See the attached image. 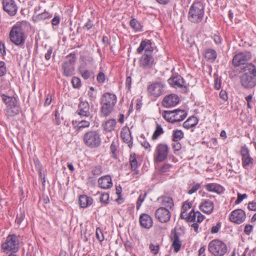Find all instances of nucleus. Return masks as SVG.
I'll list each match as a JSON object with an SVG mask.
<instances>
[{"label": "nucleus", "mask_w": 256, "mask_h": 256, "mask_svg": "<svg viewBox=\"0 0 256 256\" xmlns=\"http://www.w3.org/2000/svg\"><path fill=\"white\" fill-rule=\"evenodd\" d=\"M240 84L244 88L250 89L256 86V67L252 63H248L241 68Z\"/></svg>", "instance_id": "obj_1"}, {"label": "nucleus", "mask_w": 256, "mask_h": 256, "mask_svg": "<svg viewBox=\"0 0 256 256\" xmlns=\"http://www.w3.org/2000/svg\"><path fill=\"white\" fill-rule=\"evenodd\" d=\"M28 24L25 22H18L14 25L10 32V38L16 45L22 47L26 38L25 28Z\"/></svg>", "instance_id": "obj_2"}, {"label": "nucleus", "mask_w": 256, "mask_h": 256, "mask_svg": "<svg viewBox=\"0 0 256 256\" xmlns=\"http://www.w3.org/2000/svg\"><path fill=\"white\" fill-rule=\"evenodd\" d=\"M116 102V96L115 94L109 92L103 94L100 98L101 116L103 117L110 116L113 111Z\"/></svg>", "instance_id": "obj_3"}, {"label": "nucleus", "mask_w": 256, "mask_h": 256, "mask_svg": "<svg viewBox=\"0 0 256 256\" xmlns=\"http://www.w3.org/2000/svg\"><path fill=\"white\" fill-rule=\"evenodd\" d=\"M3 102L6 105V114L8 117H13L18 114L20 112L18 100L14 96H10L5 94L0 95Z\"/></svg>", "instance_id": "obj_4"}, {"label": "nucleus", "mask_w": 256, "mask_h": 256, "mask_svg": "<svg viewBox=\"0 0 256 256\" xmlns=\"http://www.w3.org/2000/svg\"><path fill=\"white\" fill-rule=\"evenodd\" d=\"M204 14V6L200 2H194L190 6L188 12V20L192 22H200Z\"/></svg>", "instance_id": "obj_5"}, {"label": "nucleus", "mask_w": 256, "mask_h": 256, "mask_svg": "<svg viewBox=\"0 0 256 256\" xmlns=\"http://www.w3.org/2000/svg\"><path fill=\"white\" fill-rule=\"evenodd\" d=\"M83 140L88 147L92 148L98 147L102 143L100 134L96 130H90L85 133Z\"/></svg>", "instance_id": "obj_6"}, {"label": "nucleus", "mask_w": 256, "mask_h": 256, "mask_svg": "<svg viewBox=\"0 0 256 256\" xmlns=\"http://www.w3.org/2000/svg\"><path fill=\"white\" fill-rule=\"evenodd\" d=\"M208 251L214 256H223L228 251V247L222 241L215 239L208 245Z\"/></svg>", "instance_id": "obj_7"}, {"label": "nucleus", "mask_w": 256, "mask_h": 256, "mask_svg": "<svg viewBox=\"0 0 256 256\" xmlns=\"http://www.w3.org/2000/svg\"><path fill=\"white\" fill-rule=\"evenodd\" d=\"M170 152L168 146L164 143H160L157 145L154 154V162H162L166 160Z\"/></svg>", "instance_id": "obj_8"}, {"label": "nucleus", "mask_w": 256, "mask_h": 256, "mask_svg": "<svg viewBox=\"0 0 256 256\" xmlns=\"http://www.w3.org/2000/svg\"><path fill=\"white\" fill-rule=\"evenodd\" d=\"M76 58L74 54H70L66 56V60L62 65L63 74L66 76H70L74 74Z\"/></svg>", "instance_id": "obj_9"}, {"label": "nucleus", "mask_w": 256, "mask_h": 256, "mask_svg": "<svg viewBox=\"0 0 256 256\" xmlns=\"http://www.w3.org/2000/svg\"><path fill=\"white\" fill-rule=\"evenodd\" d=\"M19 242L15 234L8 236L5 242L2 244V248L3 250L12 252H16L18 250Z\"/></svg>", "instance_id": "obj_10"}, {"label": "nucleus", "mask_w": 256, "mask_h": 256, "mask_svg": "<svg viewBox=\"0 0 256 256\" xmlns=\"http://www.w3.org/2000/svg\"><path fill=\"white\" fill-rule=\"evenodd\" d=\"M252 58L250 52H240L235 55L232 59V64L235 66H240V68L243 66H245L246 64Z\"/></svg>", "instance_id": "obj_11"}, {"label": "nucleus", "mask_w": 256, "mask_h": 256, "mask_svg": "<svg viewBox=\"0 0 256 256\" xmlns=\"http://www.w3.org/2000/svg\"><path fill=\"white\" fill-rule=\"evenodd\" d=\"M246 218L245 212L241 209L232 211L230 216V220L237 224H240L244 222Z\"/></svg>", "instance_id": "obj_12"}, {"label": "nucleus", "mask_w": 256, "mask_h": 256, "mask_svg": "<svg viewBox=\"0 0 256 256\" xmlns=\"http://www.w3.org/2000/svg\"><path fill=\"white\" fill-rule=\"evenodd\" d=\"M4 10L11 16H14L17 12L18 7L14 0H3Z\"/></svg>", "instance_id": "obj_13"}, {"label": "nucleus", "mask_w": 256, "mask_h": 256, "mask_svg": "<svg viewBox=\"0 0 256 256\" xmlns=\"http://www.w3.org/2000/svg\"><path fill=\"white\" fill-rule=\"evenodd\" d=\"M170 239L172 242V247L174 249L175 253L178 252L182 246V242L180 239V234L176 231L175 230L171 232Z\"/></svg>", "instance_id": "obj_14"}, {"label": "nucleus", "mask_w": 256, "mask_h": 256, "mask_svg": "<svg viewBox=\"0 0 256 256\" xmlns=\"http://www.w3.org/2000/svg\"><path fill=\"white\" fill-rule=\"evenodd\" d=\"M156 218L161 222L164 223L168 222L170 218V211L164 208H160L155 212Z\"/></svg>", "instance_id": "obj_15"}, {"label": "nucleus", "mask_w": 256, "mask_h": 256, "mask_svg": "<svg viewBox=\"0 0 256 256\" xmlns=\"http://www.w3.org/2000/svg\"><path fill=\"white\" fill-rule=\"evenodd\" d=\"M148 92L155 97L160 96L163 92V84L160 82H155L148 87Z\"/></svg>", "instance_id": "obj_16"}, {"label": "nucleus", "mask_w": 256, "mask_h": 256, "mask_svg": "<svg viewBox=\"0 0 256 256\" xmlns=\"http://www.w3.org/2000/svg\"><path fill=\"white\" fill-rule=\"evenodd\" d=\"M154 64V58L150 54L145 53L140 60V66L144 69L151 68Z\"/></svg>", "instance_id": "obj_17"}, {"label": "nucleus", "mask_w": 256, "mask_h": 256, "mask_svg": "<svg viewBox=\"0 0 256 256\" xmlns=\"http://www.w3.org/2000/svg\"><path fill=\"white\" fill-rule=\"evenodd\" d=\"M240 154L242 156V166L245 168L253 164L254 159L252 158L249 154L248 148L246 146L241 148Z\"/></svg>", "instance_id": "obj_18"}, {"label": "nucleus", "mask_w": 256, "mask_h": 256, "mask_svg": "<svg viewBox=\"0 0 256 256\" xmlns=\"http://www.w3.org/2000/svg\"><path fill=\"white\" fill-rule=\"evenodd\" d=\"M76 112L81 117L90 116V119L92 118L90 116V104L86 102H82L79 104Z\"/></svg>", "instance_id": "obj_19"}, {"label": "nucleus", "mask_w": 256, "mask_h": 256, "mask_svg": "<svg viewBox=\"0 0 256 256\" xmlns=\"http://www.w3.org/2000/svg\"><path fill=\"white\" fill-rule=\"evenodd\" d=\"M179 102V98L176 94H171L164 98L162 104L166 108L175 106Z\"/></svg>", "instance_id": "obj_20"}, {"label": "nucleus", "mask_w": 256, "mask_h": 256, "mask_svg": "<svg viewBox=\"0 0 256 256\" xmlns=\"http://www.w3.org/2000/svg\"><path fill=\"white\" fill-rule=\"evenodd\" d=\"M200 208L204 212L210 214L214 210V202L209 200H204L200 205Z\"/></svg>", "instance_id": "obj_21"}, {"label": "nucleus", "mask_w": 256, "mask_h": 256, "mask_svg": "<svg viewBox=\"0 0 256 256\" xmlns=\"http://www.w3.org/2000/svg\"><path fill=\"white\" fill-rule=\"evenodd\" d=\"M145 50V53L150 54L154 50L152 46V43L150 40H142L140 44V46L137 49V52L141 53L143 50Z\"/></svg>", "instance_id": "obj_22"}, {"label": "nucleus", "mask_w": 256, "mask_h": 256, "mask_svg": "<svg viewBox=\"0 0 256 256\" xmlns=\"http://www.w3.org/2000/svg\"><path fill=\"white\" fill-rule=\"evenodd\" d=\"M140 223L142 227L148 229L152 226V218L148 214H142L140 217Z\"/></svg>", "instance_id": "obj_23"}, {"label": "nucleus", "mask_w": 256, "mask_h": 256, "mask_svg": "<svg viewBox=\"0 0 256 256\" xmlns=\"http://www.w3.org/2000/svg\"><path fill=\"white\" fill-rule=\"evenodd\" d=\"M98 184L100 188L103 189H108L112 186L111 177L108 175L100 178Z\"/></svg>", "instance_id": "obj_24"}, {"label": "nucleus", "mask_w": 256, "mask_h": 256, "mask_svg": "<svg viewBox=\"0 0 256 256\" xmlns=\"http://www.w3.org/2000/svg\"><path fill=\"white\" fill-rule=\"evenodd\" d=\"M204 219V216L198 211L195 212L192 210L188 216V222H201Z\"/></svg>", "instance_id": "obj_25"}, {"label": "nucleus", "mask_w": 256, "mask_h": 256, "mask_svg": "<svg viewBox=\"0 0 256 256\" xmlns=\"http://www.w3.org/2000/svg\"><path fill=\"white\" fill-rule=\"evenodd\" d=\"M174 112V123L183 120L187 116V112L182 110L176 109Z\"/></svg>", "instance_id": "obj_26"}, {"label": "nucleus", "mask_w": 256, "mask_h": 256, "mask_svg": "<svg viewBox=\"0 0 256 256\" xmlns=\"http://www.w3.org/2000/svg\"><path fill=\"white\" fill-rule=\"evenodd\" d=\"M168 83L174 86L182 88L184 86V82L182 78L179 75L170 78L168 80Z\"/></svg>", "instance_id": "obj_27"}, {"label": "nucleus", "mask_w": 256, "mask_h": 256, "mask_svg": "<svg viewBox=\"0 0 256 256\" xmlns=\"http://www.w3.org/2000/svg\"><path fill=\"white\" fill-rule=\"evenodd\" d=\"M205 188L206 190L216 192L217 194L222 193L224 191V188L220 185L216 183H210L206 185Z\"/></svg>", "instance_id": "obj_28"}, {"label": "nucleus", "mask_w": 256, "mask_h": 256, "mask_svg": "<svg viewBox=\"0 0 256 256\" xmlns=\"http://www.w3.org/2000/svg\"><path fill=\"white\" fill-rule=\"evenodd\" d=\"M52 14L49 13L48 12L44 11L41 14L34 15L32 16V20L34 22H38L50 19L52 17Z\"/></svg>", "instance_id": "obj_29"}, {"label": "nucleus", "mask_w": 256, "mask_h": 256, "mask_svg": "<svg viewBox=\"0 0 256 256\" xmlns=\"http://www.w3.org/2000/svg\"><path fill=\"white\" fill-rule=\"evenodd\" d=\"M120 136L124 142L126 144H130L132 142V136L130 130L128 128L124 127L122 130Z\"/></svg>", "instance_id": "obj_30"}, {"label": "nucleus", "mask_w": 256, "mask_h": 256, "mask_svg": "<svg viewBox=\"0 0 256 256\" xmlns=\"http://www.w3.org/2000/svg\"><path fill=\"white\" fill-rule=\"evenodd\" d=\"M92 202V198L86 195L80 196L79 198V204L81 208H86L88 206H90Z\"/></svg>", "instance_id": "obj_31"}, {"label": "nucleus", "mask_w": 256, "mask_h": 256, "mask_svg": "<svg viewBox=\"0 0 256 256\" xmlns=\"http://www.w3.org/2000/svg\"><path fill=\"white\" fill-rule=\"evenodd\" d=\"M198 120L196 117L192 116L184 122L183 126L186 129H189L195 126L198 124Z\"/></svg>", "instance_id": "obj_32"}, {"label": "nucleus", "mask_w": 256, "mask_h": 256, "mask_svg": "<svg viewBox=\"0 0 256 256\" xmlns=\"http://www.w3.org/2000/svg\"><path fill=\"white\" fill-rule=\"evenodd\" d=\"M116 122L114 119H110L105 122L104 124V130L108 132H110L114 130Z\"/></svg>", "instance_id": "obj_33"}, {"label": "nucleus", "mask_w": 256, "mask_h": 256, "mask_svg": "<svg viewBox=\"0 0 256 256\" xmlns=\"http://www.w3.org/2000/svg\"><path fill=\"white\" fill-rule=\"evenodd\" d=\"M216 52L215 50L208 48L207 49L204 54V58L208 60L211 62H214L216 58Z\"/></svg>", "instance_id": "obj_34"}, {"label": "nucleus", "mask_w": 256, "mask_h": 256, "mask_svg": "<svg viewBox=\"0 0 256 256\" xmlns=\"http://www.w3.org/2000/svg\"><path fill=\"white\" fill-rule=\"evenodd\" d=\"M156 130L152 136V139L156 140L162 134H164V131L162 126L156 122Z\"/></svg>", "instance_id": "obj_35"}, {"label": "nucleus", "mask_w": 256, "mask_h": 256, "mask_svg": "<svg viewBox=\"0 0 256 256\" xmlns=\"http://www.w3.org/2000/svg\"><path fill=\"white\" fill-rule=\"evenodd\" d=\"M160 199L162 204L166 207L171 208L174 205L172 199L169 196H162Z\"/></svg>", "instance_id": "obj_36"}, {"label": "nucleus", "mask_w": 256, "mask_h": 256, "mask_svg": "<svg viewBox=\"0 0 256 256\" xmlns=\"http://www.w3.org/2000/svg\"><path fill=\"white\" fill-rule=\"evenodd\" d=\"M184 133L180 130H175L173 131L172 140L173 142L180 141L184 138Z\"/></svg>", "instance_id": "obj_37"}, {"label": "nucleus", "mask_w": 256, "mask_h": 256, "mask_svg": "<svg viewBox=\"0 0 256 256\" xmlns=\"http://www.w3.org/2000/svg\"><path fill=\"white\" fill-rule=\"evenodd\" d=\"M173 110H164L162 113L164 118L168 122L174 124Z\"/></svg>", "instance_id": "obj_38"}, {"label": "nucleus", "mask_w": 256, "mask_h": 256, "mask_svg": "<svg viewBox=\"0 0 256 256\" xmlns=\"http://www.w3.org/2000/svg\"><path fill=\"white\" fill-rule=\"evenodd\" d=\"M129 162L130 164L132 170H135L138 167V162L136 158V154H135L130 155Z\"/></svg>", "instance_id": "obj_39"}, {"label": "nucleus", "mask_w": 256, "mask_h": 256, "mask_svg": "<svg viewBox=\"0 0 256 256\" xmlns=\"http://www.w3.org/2000/svg\"><path fill=\"white\" fill-rule=\"evenodd\" d=\"M130 26L136 31H140L142 30L140 24L135 18H133L130 20Z\"/></svg>", "instance_id": "obj_40"}, {"label": "nucleus", "mask_w": 256, "mask_h": 256, "mask_svg": "<svg viewBox=\"0 0 256 256\" xmlns=\"http://www.w3.org/2000/svg\"><path fill=\"white\" fill-rule=\"evenodd\" d=\"M200 188V184L198 183L193 182L190 185V190L188 191V194H192L194 192H196L198 190H199Z\"/></svg>", "instance_id": "obj_41"}, {"label": "nucleus", "mask_w": 256, "mask_h": 256, "mask_svg": "<svg viewBox=\"0 0 256 256\" xmlns=\"http://www.w3.org/2000/svg\"><path fill=\"white\" fill-rule=\"evenodd\" d=\"M90 122L88 120H82L80 122L77 124L78 130H80L82 128L89 127Z\"/></svg>", "instance_id": "obj_42"}, {"label": "nucleus", "mask_w": 256, "mask_h": 256, "mask_svg": "<svg viewBox=\"0 0 256 256\" xmlns=\"http://www.w3.org/2000/svg\"><path fill=\"white\" fill-rule=\"evenodd\" d=\"M116 149L117 146L116 144L114 142H113L110 146V152L112 154V156L115 159L117 158Z\"/></svg>", "instance_id": "obj_43"}, {"label": "nucleus", "mask_w": 256, "mask_h": 256, "mask_svg": "<svg viewBox=\"0 0 256 256\" xmlns=\"http://www.w3.org/2000/svg\"><path fill=\"white\" fill-rule=\"evenodd\" d=\"M80 72L82 76L85 80L89 78L92 74V72L90 70L82 69L80 70Z\"/></svg>", "instance_id": "obj_44"}, {"label": "nucleus", "mask_w": 256, "mask_h": 256, "mask_svg": "<svg viewBox=\"0 0 256 256\" xmlns=\"http://www.w3.org/2000/svg\"><path fill=\"white\" fill-rule=\"evenodd\" d=\"M109 194L108 193H104L101 194L100 198V202L104 204H108Z\"/></svg>", "instance_id": "obj_45"}, {"label": "nucleus", "mask_w": 256, "mask_h": 256, "mask_svg": "<svg viewBox=\"0 0 256 256\" xmlns=\"http://www.w3.org/2000/svg\"><path fill=\"white\" fill-rule=\"evenodd\" d=\"M146 194L144 193V194H141L138 199L137 202H136V208L137 209H139L142 202H144L146 196Z\"/></svg>", "instance_id": "obj_46"}, {"label": "nucleus", "mask_w": 256, "mask_h": 256, "mask_svg": "<svg viewBox=\"0 0 256 256\" xmlns=\"http://www.w3.org/2000/svg\"><path fill=\"white\" fill-rule=\"evenodd\" d=\"M149 248L154 254L156 255L158 252L160 246L158 245H154L150 244L149 246Z\"/></svg>", "instance_id": "obj_47"}, {"label": "nucleus", "mask_w": 256, "mask_h": 256, "mask_svg": "<svg viewBox=\"0 0 256 256\" xmlns=\"http://www.w3.org/2000/svg\"><path fill=\"white\" fill-rule=\"evenodd\" d=\"M92 172L94 175H100L102 172V167L100 165L96 166L92 170Z\"/></svg>", "instance_id": "obj_48"}, {"label": "nucleus", "mask_w": 256, "mask_h": 256, "mask_svg": "<svg viewBox=\"0 0 256 256\" xmlns=\"http://www.w3.org/2000/svg\"><path fill=\"white\" fill-rule=\"evenodd\" d=\"M72 82L74 88H78L81 86L80 80L77 77H74L72 78Z\"/></svg>", "instance_id": "obj_49"}, {"label": "nucleus", "mask_w": 256, "mask_h": 256, "mask_svg": "<svg viewBox=\"0 0 256 256\" xmlns=\"http://www.w3.org/2000/svg\"><path fill=\"white\" fill-rule=\"evenodd\" d=\"M25 216V214L24 212H20V214H18L16 220V222L18 224H20L24 220Z\"/></svg>", "instance_id": "obj_50"}, {"label": "nucleus", "mask_w": 256, "mask_h": 256, "mask_svg": "<svg viewBox=\"0 0 256 256\" xmlns=\"http://www.w3.org/2000/svg\"><path fill=\"white\" fill-rule=\"evenodd\" d=\"M96 236L100 242H102L104 240V236L101 230L97 228L96 230Z\"/></svg>", "instance_id": "obj_51"}, {"label": "nucleus", "mask_w": 256, "mask_h": 256, "mask_svg": "<svg viewBox=\"0 0 256 256\" xmlns=\"http://www.w3.org/2000/svg\"><path fill=\"white\" fill-rule=\"evenodd\" d=\"M105 75L102 72H100L97 76L96 80L99 83H103L105 80Z\"/></svg>", "instance_id": "obj_52"}, {"label": "nucleus", "mask_w": 256, "mask_h": 256, "mask_svg": "<svg viewBox=\"0 0 256 256\" xmlns=\"http://www.w3.org/2000/svg\"><path fill=\"white\" fill-rule=\"evenodd\" d=\"M174 142L172 144V148L174 152L178 151L182 148L181 144L178 142Z\"/></svg>", "instance_id": "obj_53"}, {"label": "nucleus", "mask_w": 256, "mask_h": 256, "mask_svg": "<svg viewBox=\"0 0 256 256\" xmlns=\"http://www.w3.org/2000/svg\"><path fill=\"white\" fill-rule=\"evenodd\" d=\"M170 167L171 165L170 164H164L161 166L160 168V172L161 173L168 172L170 170Z\"/></svg>", "instance_id": "obj_54"}, {"label": "nucleus", "mask_w": 256, "mask_h": 256, "mask_svg": "<svg viewBox=\"0 0 256 256\" xmlns=\"http://www.w3.org/2000/svg\"><path fill=\"white\" fill-rule=\"evenodd\" d=\"M60 22V18L58 16H54L51 20V24L53 26H57Z\"/></svg>", "instance_id": "obj_55"}, {"label": "nucleus", "mask_w": 256, "mask_h": 256, "mask_svg": "<svg viewBox=\"0 0 256 256\" xmlns=\"http://www.w3.org/2000/svg\"><path fill=\"white\" fill-rule=\"evenodd\" d=\"M253 226L251 224H246L244 229V232L247 234L249 235L252 231Z\"/></svg>", "instance_id": "obj_56"}, {"label": "nucleus", "mask_w": 256, "mask_h": 256, "mask_svg": "<svg viewBox=\"0 0 256 256\" xmlns=\"http://www.w3.org/2000/svg\"><path fill=\"white\" fill-rule=\"evenodd\" d=\"M246 197H247L246 194H242L238 193V198L236 201V204H238L241 202L243 200L244 198H246Z\"/></svg>", "instance_id": "obj_57"}, {"label": "nucleus", "mask_w": 256, "mask_h": 256, "mask_svg": "<svg viewBox=\"0 0 256 256\" xmlns=\"http://www.w3.org/2000/svg\"><path fill=\"white\" fill-rule=\"evenodd\" d=\"M221 226L220 222H218L215 226H214L211 228V232L212 234H216L220 230Z\"/></svg>", "instance_id": "obj_58"}, {"label": "nucleus", "mask_w": 256, "mask_h": 256, "mask_svg": "<svg viewBox=\"0 0 256 256\" xmlns=\"http://www.w3.org/2000/svg\"><path fill=\"white\" fill-rule=\"evenodd\" d=\"M61 118L60 114L58 113V110L55 111V119L54 122L56 125H59L61 122Z\"/></svg>", "instance_id": "obj_59"}, {"label": "nucleus", "mask_w": 256, "mask_h": 256, "mask_svg": "<svg viewBox=\"0 0 256 256\" xmlns=\"http://www.w3.org/2000/svg\"><path fill=\"white\" fill-rule=\"evenodd\" d=\"M192 204L190 202H185L182 206V209L184 211L186 212L188 210L192 208Z\"/></svg>", "instance_id": "obj_60"}, {"label": "nucleus", "mask_w": 256, "mask_h": 256, "mask_svg": "<svg viewBox=\"0 0 256 256\" xmlns=\"http://www.w3.org/2000/svg\"><path fill=\"white\" fill-rule=\"evenodd\" d=\"M52 94H48V95L44 103V106H48L50 104L52 100Z\"/></svg>", "instance_id": "obj_61"}, {"label": "nucleus", "mask_w": 256, "mask_h": 256, "mask_svg": "<svg viewBox=\"0 0 256 256\" xmlns=\"http://www.w3.org/2000/svg\"><path fill=\"white\" fill-rule=\"evenodd\" d=\"M53 48L50 47L47 51V52L45 54L44 58L46 60H49L50 58L51 54H52Z\"/></svg>", "instance_id": "obj_62"}, {"label": "nucleus", "mask_w": 256, "mask_h": 256, "mask_svg": "<svg viewBox=\"0 0 256 256\" xmlns=\"http://www.w3.org/2000/svg\"><path fill=\"white\" fill-rule=\"evenodd\" d=\"M219 95L220 97L224 100H226L228 98L227 93L224 90H221Z\"/></svg>", "instance_id": "obj_63"}, {"label": "nucleus", "mask_w": 256, "mask_h": 256, "mask_svg": "<svg viewBox=\"0 0 256 256\" xmlns=\"http://www.w3.org/2000/svg\"><path fill=\"white\" fill-rule=\"evenodd\" d=\"M248 208L250 210H256V202H250L248 204Z\"/></svg>", "instance_id": "obj_64"}]
</instances>
